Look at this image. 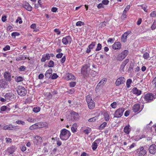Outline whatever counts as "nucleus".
I'll use <instances>...</instances> for the list:
<instances>
[{
	"label": "nucleus",
	"instance_id": "40",
	"mask_svg": "<svg viewBox=\"0 0 156 156\" xmlns=\"http://www.w3.org/2000/svg\"><path fill=\"white\" fill-rule=\"evenodd\" d=\"M104 116L105 120L106 121H108L109 119V116L107 112L104 113Z\"/></svg>",
	"mask_w": 156,
	"mask_h": 156
},
{
	"label": "nucleus",
	"instance_id": "49",
	"mask_svg": "<svg viewBox=\"0 0 156 156\" xmlns=\"http://www.w3.org/2000/svg\"><path fill=\"white\" fill-rule=\"evenodd\" d=\"M27 120L28 122L32 123L36 121V119H35L30 117L28 118Z\"/></svg>",
	"mask_w": 156,
	"mask_h": 156
},
{
	"label": "nucleus",
	"instance_id": "18",
	"mask_svg": "<svg viewBox=\"0 0 156 156\" xmlns=\"http://www.w3.org/2000/svg\"><path fill=\"white\" fill-rule=\"evenodd\" d=\"M5 80L0 81V87L1 88L4 89L8 87V83Z\"/></svg>",
	"mask_w": 156,
	"mask_h": 156
},
{
	"label": "nucleus",
	"instance_id": "15",
	"mask_svg": "<svg viewBox=\"0 0 156 156\" xmlns=\"http://www.w3.org/2000/svg\"><path fill=\"white\" fill-rule=\"evenodd\" d=\"M70 114L72 120H77L79 118V115L77 113L72 111L71 112Z\"/></svg>",
	"mask_w": 156,
	"mask_h": 156
},
{
	"label": "nucleus",
	"instance_id": "5",
	"mask_svg": "<svg viewBox=\"0 0 156 156\" xmlns=\"http://www.w3.org/2000/svg\"><path fill=\"white\" fill-rule=\"evenodd\" d=\"M17 93L21 96L26 95L27 93V91L24 87L22 86H18L17 90Z\"/></svg>",
	"mask_w": 156,
	"mask_h": 156
},
{
	"label": "nucleus",
	"instance_id": "60",
	"mask_svg": "<svg viewBox=\"0 0 156 156\" xmlns=\"http://www.w3.org/2000/svg\"><path fill=\"white\" fill-rule=\"evenodd\" d=\"M5 140L7 143H11L12 142V139L6 137L5 138Z\"/></svg>",
	"mask_w": 156,
	"mask_h": 156
},
{
	"label": "nucleus",
	"instance_id": "32",
	"mask_svg": "<svg viewBox=\"0 0 156 156\" xmlns=\"http://www.w3.org/2000/svg\"><path fill=\"white\" fill-rule=\"evenodd\" d=\"M27 58V56L24 55H20L16 58L17 61L24 60Z\"/></svg>",
	"mask_w": 156,
	"mask_h": 156
},
{
	"label": "nucleus",
	"instance_id": "55",
	"mask_svg": "<svg viewBox=\"0 0 156 156\" xmlns=\"http://www.w3.org/2000/svg\"><path fill=\"white\" fill-rule=\"evenodd\" d=\"M10 48L9 46L8 45H7L6 46H5L4 48H3V50L4 51H6L10 50Z\"/></svg>",
	"mask_w": 156,
	"mask_h": 156
},
{
	"label": "nucleus",
	"instance_id": "58",
	"mask_svg": "<svg viewBox=\"0 0 156 156\" xmlns=\"http://www.w3.org/2000/svg\"><path fill=\"white\" fill-rule=\"evenodd\" d=\"M76 82H71L69 83L70 86L71 87H74L76 85Z\"/></svg>",
	"mask_w": 156,
	"mask_h": 156
},
{
	"label": "nucleus",
	"instance_id": "36",
	"mask_svg": "<svg viewBox=\"0 0 156 156\" xmlns=\"http://www.w3.org/2000/svg\"><path fill=\"white\" fill-rule=\"evenodd\" d=\"M15 80L16 81L19 82L23 81V78L21 76H16L15 78Z\"/></svg>",
	"mask_w": 156,
	"mask_h": 156
},
{
	"label": "nucleus",
	"instance_id": "50",
	"mask_svg": "<svg viewBox=\"0 0 156 156\" xmlns=\"http://www.w3.org/2000/svg\"><path fill=\"white\" fill-rule=\"evenodd\" d=\"M16 123L18 124H21L22 125L25 124V122L24 121L21 120H17L16 121Z\"/></svg>",
	"mask_w": 156,
	"mask_h": 156
},
{
	"label": "nucleus",
	"instance_id": "64",
	"mask_svg": "<svg viewBox=\"0 0 156 156\" xmlns=\"http://www.w3.org/2000/svg\"><path fill=\"white\" fill-rule=\"evenodd\" d=\"M54 31L55 32H56L57 33V35H59L60 34V31H59V30L58 29H55L54 30Z\"/></svg>",
	"mask_w": 156,
	"mask_h": 156
},
{
	"label": "nucleus",
	"instance_id": "62",
	"mask_svg": "<svg viewBox=\"0 0 156 156\" xmlns=\"http://www.w3.org/2000/svg\"><path fill=\"white\" fill-rule=\"evenodd\" d=\"M151 29L152 30H154L156 28V23L154 21L153 24L152 26Z\"/></svg>",
	"mask_w": 156,
	"mask_h": 156
},
{
	"label": "nucleus",
	"instance_id": "46",
	"mask_svg": "<svg viewBox=\"0 0 156 156\" xmlns=\"http://www.w3.org/2000/svg\"><path fill=\"white\" fill-rule=\"evenodd\" d=\"M96 43L95 42H93L91 43L88 46V48H89L92 49L95 46Z\"/></svg>",
	"mask_w": 156,
	"mask_h": 156
},
{
	"label": "nucleus",
	"instance_id": "28",
	"mask_svg": "<svg viewBox=\"0 0 156 156\" xmlns=\"http://www.w3.org/2000/svg\"><path fill=\"white\" fill-rule=\"evenodd\" d=\"M130 7V5H127L126 7V8L122 12V16H124L125 18H126V13L129 10Z\"/></svg>",
	"mask_w": 156,
	"mask_h": 156
},
{
	"label": "nucleus",
	"instance_id": "47",
	"mask_svg": "<svg viewBox=\"0 0 156 156\" xmlns=\"http://www.w3.org/2000/svg\"><path fill=\"white\" fill-rule=\"evenodd\" d=\"M102 48V45L100 43L98 44L97 48L95 49V51H97L100 50Z\"/></svg>",
	"mask_w": 156,
	"mask_h": 156
},
{
	"label": "nucleus",
	"instance_id": "4",
	"mask_svg": "<svg viewBox=\"0 0 156 156\" xmlns=\"http://www.w3.org/2000/svg\"><path fill=\"white\" fill-rule=\"evenodd\" d=\"M107 80L105 78L102 79L97 86L95 90L96 92H98L100 89H101L103 86L106 83Z\"/></svg>",
	"mask_w": 156,
	"mask_h": 156
},
{
	"label": "nucleus",
	"instance_id": "57",
	"mask_svg": "<svg viewBox=\"0 0 156 156\" xmlns=\"http://www.w3.org/2000/svg\"><path fill=\"white\" fill-rule=\"evenodd\" d=\"M58 77V76L56 73H53L51 76V79H57Z\"/></svg>",
	"mask_w": 156,
	"mask_h": 156
},
{
	"label": "nucleus",
	"instance_id": "56",
	"mask_svg": "<svg viewBox=\"0 0 156 156\" xmlns=\"http://www.w3.org/2000/svg\"><path fill=\"white\" fill-rule=\"evenodd\" d=\"M90 74L93 76H95L97 75V73L94 71L92 70Z\"/></svg>",
	"mask_w": 156,
	"mask_h": 156
},
{
	"label": "nucleus",
	"instance_id": "8",
	"mask_svg": "<svg viewBox=\"0 0 156 156\" xmlns=\"http://www.w3.org/2000/svg\"><path fill=\"white\" fill-rule=\"evenodd\" d=\"M90 71L89 66L88 65H85L81 68V73L83 75L88 74Z\"/></svg>",
	"mask_w": 156,
	"mask_h": 156
},
{
	"label": "nucleus",
	"instance_id": "23",
	"mask_svg": "<svg viewBox=\"0 0 156 156\" xmlns=\"http://www.w3.org/2000/svg\"><path fill=\"white\" fill-rule=\"evenodd\" d=\"M131 130L130 126L129 124L126 125L124 128V132L127 134H129Z\"/></svg>",
	"mask_w": 156,
	"mask_h": 156
},
{
	"label": "nucleus",
	"instance_id": "2",
	"mask_svg": "<svg viewBox=\"0 0 156 156\" xmlns=\"http://www.w3.org/2000/svg\"><path fill=\"white\" fill-rule=\"evenodd\" d=\"M86 100L89 109H93L95 106V104L90 95L86 96Z\"/></svg>",
	"mask_w": 156,
	"mask_h": 156
},
{
	"label": "nucleus",
	"instance_id": "34",
	"mask_svg": "<svg viewBox=\"0 0 156 156\" xmlns=\"http://www.w3.org/2000/svg\"><path fill=\"white\" fill-rule=\"evenodd\" d=\"M52 72V71L51 69H49L46 71L45 74V76L47 77H48L51 74Z\"/></svg>",
	"mask_w": 156,
	"mask_h": 156
},
{
	"label": "nucleus",
	"instance_id": "6",
	"mask_svg": "<svg viewBox=\"0 0 156 156\" xmlns=\"http://www.w3.org/2000/svg\"><path fill=\"white\" fill-rule=\"evenodd\" d=\"M156 98V95H154L152 94L148 93L144 96V99L147 102H149Z\"/></svg>",
	"mask_w": 156,
	"mask_h": 156
},
{
	"label": "nucleus",
	"instance_id": "19",
	"mask_svg": "<svg viewBox=\"0 0 156 156\" xmlns=\"http://www.w3.org/2000/svg\"><path fill=\"white\" fill-rule=\"evenodd\" d=\"M112 48L114 50L120 49L121 48V45L120 42H115L112 46Z\"/></svg>",
	"mask_w": 156,
	"mask_h": 156
},
{
	"label": "nucleus",
	"instance_id": "21",
	"mask_svg": "<svg viewBox=\"0 0 156 156\" xmlns=\"http://www.w3.org/2000/svg\"><path fill=\"white\" fill-rule=\"evenodd\" d=\"M131 31H128L122 35L121 40L123 42H125L126 41V39L127 36L131 33Z\"/></svg>",
	"mask_w": 156,
	"mask_h": 156
},
{
	"label": "nucleus",
	"instance_id": "51",
	"mask_svg": "<svg viewBox=\"0 0 156 156\" xmlns=\"http://www.w3.org/2000/svg\"><path fill=\"white\" fill-rule=\"evenodd\" d=\"M111 106L113 108H115L117 106V103L116 102H114L111 104Z\"/></svg>",
	"mask_w": 156,
	"mask_h": 156
},
{
	"label": "nucleus",
	"instance_id": "26",
	"mask_svg": "<svg viewBox=\"0 0 156 156\" xmlns=\"http://www.w3.org/2000/svg\"><path fill=\"white\" fill-rule=\"evenodd\" d=\"M132 92L133 94L137 96L140 95L141 94V91L139 90L136 87H134L132 90Z\"/></svg>",
	"mask_w": 156,
	"mask_h": 156
},
{
	"label": "nucleus",
	"instance_id": "53",
	"mask_svg": "<svg viewBox=\"0 0 156 156\" xmlns=\"http://www.w3.org/2000/svg\"><path fill=\"white\" fill-rule=\"evenodd\" d=\"M54 65V63L51 60L49 61L48 64V66L49 67H52Z\"/></svg>",
	"mask_w": 156,
	"mask_h": 156
},
{
	"label": "nucleus",
	"instance_id": "9",
	"mask_svg": "<svg viewBox=\"0 0 156 156\" xmlns=\"http://www.w3.org/2000/svg\"><path fill=\"white\" fill-rule=\"evenodd\" d=\"M124 111V108H119L116 111L114 115V117L116 118L121 117Z\"/></svg>",
	"mask_w": 156,
	"mask_h": 156
},
{
	"label": "nucleus",
	"instance_id": "17",
	"mask_svg": "<svg viewBox=\"0 0 156 156\" xmlns=\"http://www.w3.org/2000/svg\"><path fill=\"white\" fill-rule=\"evenodd\" d=\"M23 7L29 11H31L32 8L28 3L25 2L23 4Z\"/></svg>",
	"mask_w": 156,
	"mask_h": 156
},
{
	"label": "nucleus",
	"instance_id": "3",
	"mask_svg": "<svg viewBox=\"0 0 156 156\" xmlns=\"http://www.w3.org/2000/svg\"><path fill=\"white\" fill-rule=\"evenodd\" d=\"M128 53V51L126 50H125L119 54L116 57L117 60L119 61H122L126 56Z\"/></svg>",
	"mask_w": 156,
	"mask_h": 156
},
{
	"label": "nucleus",
	"instance_id": "11",
	"mask_svg": "<svg viewBox=\"0 0 156 156\" xmlns=\"http://www.w3.org/2000/svg\"><path fill=\"white\" fill-rule=\"evenodd\" d=\"M136 152L138 153V156H144L146 154V150L144 149L143 147H140L137 150Z\"/></svg>",
	"mask_w": 156,
	"mask_h": 156
},
{
	"label": "nucleus",
	"instance_id": "54",
	"mask_svg": "<svg viewBox=\"0 0 156 156\" xmlns=\"http://www.w3.org/2000/svg\"><path fill=\"white\" fill-rule=\"evenodd\" d=\"M16 23H19V24H21L22 23L21 18L20 17H18L16 20Z\"/></svg>",
	"mask_w": 156,
	"mask_h": 156
},
{
	"label": "nucleus",
	"instance_id": "13",
	"mask_svg": "<svg viewBox=\"0 0 156 156\" xmlns=\"http://www.w3.org/2000/svg\"><path fill=\"white\" fill-rule=\"evenodd\" d=\"M125 80L123 77H120L118 78L115 82L116 86H119L120 85L123 83L125 82Z\"/></svg>",
	"mask_w": 156,
	"mask_h": 156
},
{
	"label": "nucleus",
	"instance_id": "37",
	"mask_svg": "<svg viewBox=\"0 0 156 156\" xmlns=\"http://www.w3.org/2000/svg\"><path fill=\"white\" fill-rule=\"evenodd\" d=\"M107 123L106 122H104L101 124L99 127V130H102L105 128L106 126Z\"/></svg>",
	"mask_w": 156,
	"mask_h": 156
},
{
	"label": "nucleus",
	"instance_id": "61",
	"mask_svg": "<svg viewBox=\"0 0 156 156\" xmlns=\"http://www.w3.org/2000/svg\"><path fill=\"white\" fill-rule=\"evenodd\" d=\"M98 9H101V8H103L104 7V6L103 5L102 3H99L98 5Z\"/></svg>",
	"mask_w": 156,
	"mask_h": 156
},
{
	"label": "nucleus",
	"instance_id": "29",
	"mask_svg": "<svg viewBox=\"0 0 156 156\" xmlns=\"http://www.w3.org/2000/svg\"><path fill=\"white\" fill-rule=\"evenodd\" d=\"M66 79L67 80H75V77L72 74L70 73H68L66 75Z\"/></svg>",
	"mask_w": 156,
	"mask_h": 156
},
{
	"label": "nucleus",
	"instance_id": "7",
	"mask_svg": "<svg viewBox=\"0 0 156 156\" xmlns=\"http://www.w3.org/2000/svg\"><path fill=\"white\" fill-rule=\"evenodd\" d=\"M143 108V105H140L139 104H136L133 105L132 109L134 112H139L142 110Z\"/></svg>",
	"mask_w": 156,
	"mask_h": 156
},
{
	"label": "nucleus",
	"instance_id": "43",
	"mask_svg": "<svg viewBox=\"0 0 156 156\" xmlns=\"http://www.w3.org/2000/svg\"><path fill=\"white\" fill-rule=\"evenodd\" d=\"M91 132V129L90 128H87L84 131V133L86 134H88Z\"/></svg>",
	"mask_w": 156,
	"mask_h": 156
},
{
	"label": "nucleus",
	"instance_id": "52",
	"mask_svg": "<svg viewBox=\"0 0 156 156\" xmlns=\"http://www.w3.org/2000/svg\"><path fill=\"white\" fill-rule=\"evenodd\" d=\"M101 2L102 3L103 5H107L108 4L109 1L108 0H103Z\"/></svg>",
	"mask_w": 156,
	"mask_h": 156
},
{
	"label": "nucleus",
	"instance_id": "39",
	"mask_svg": "<svg viewBox=\"0 0 156 156\" xmlns=\"http://www.w3.org/2000/svg\"><path fill=\"white\" fill-rule=\"evenodd\" d=\"M132 82V80L131 79H129L127 80L126 82V85L127 88H129L130 87V85Z\"/></svg>",
	"mask_w": 156,
	"mask_h": 156
},
{
	"label": "nucleus",
	"instance_id": "38",
	"mask_svg": "<svg viewBox=\"0 0 156 156\" xmlns=\"http://www.w3.org/2000/svg\"><path fill=\"white\" fill-rule=\"evenodd\" d=\"M140 7L142 8V9L144 11V12H147L148 11L147 9V6L145 4H142L140 5Z\"/></svg>",
	"mask_w": 156,
	"mask_h": 156
},
{
	"label": "nucleus",
	"instance_id": "48",
	"mask_svg": "<svg viewBox=\"0 0 156 156\" xmlns=\"http://www.w3.org/2000/svg\"><path fill=\"white\" fill-rule=\"evenodd\" d=\"M84 23L81 21H79L76 22V26H81L84 25Z\"/></svg>",
	"mask_w": 156,
	"mask_h": 156
},
{
	"label": "nucleus",
	"instance_id": "12",
	"mask_svg": "<svg viewBox=\"0 0 156 156\" xmlns=\"http://www.w3.org/2000/svg\"><path fill=\"white\" fill-rule=\"evenodd\" d=\"M101 140L100 139H98L96 140L92 144V149L94 150H95L97 148L98 144L101 142Z\"/></svg>",
	"mask_w": 156,
	"mask_h": 156
},
{
	"label": "nucleus",
	"instance_id": "45",
	"mask_svg": "<svg viewBox=\"0 0 156 156\" xmlns=\"http://www.w3.org/2000/svg\"><path fill=\"white\" fill-rule=\"evenodd\" d=\"M149 54L147 52L145 53L143 55V57L144 59H147L149 58Z\"/></svg>",
	"mask_w": 156,
	"mask_h": 156
},
{
	"label": "nucleus",
	"instance_id": "31",
	"mask_svg": "<svg viewBox=\"0 0 156 156\" xmlns=\"http://www.w3.org/2000/svg\"><path fill=\"white\" fill-rule=\"evenodd\" d=\"M13 129V127L11 125H7L4 126L3 128L4 130H12Z\"/></svg>",
	"mask_w": 156,
	"mask_h": 156
},
{
	"label": "nucleus",
	"instance_id": "30",
	"mask_svg": "<svg viewBox=\"0 0 156 156\" xmlns=\"http://www.w3.org/2000/svg\"><path fill=\"white\" fill-rule=\"evenodd\" d=\"M77 128V123H74L72 126L71 128V131L73 133H75L76 132Z\"/></svg>",
	"mask_w": 156,
	"mask_h": 156
},
{
	"label": "nucleus",
	"instance_id": "24",
	"mask_svg": "<svg viewBox=\"0 0 156 156\" xmlns=\"http://www.w3.org/2000/svg\"><path fill=\"white\" fill-rule=\"evenodd\" d=\"M40 124V123L39 122L36 123L31 126L30 127L29 129L30 130H33L34 129L39 128L41 127V125Z\"/></svg>",
	"mask_w": 156,
	"mask_h": 156
},
{
	"label": "nucleus",
	"instance_id": "27",
	"mask_svg": "<svg viewBox=\"0 0 156 156\" xmlns=\"http://www.w3.org/2000/svg\"><path fill=\"white\" fill-rule=\"evenodd\" d=\"M129 61V60L128 59H126L123 62L120 66V69L121 71H124V68Z\"/></svg>",
	"mask_w": 156,
	"mask_h": 156
},
{
	"label": "nucleus",
	"instance_id": "20",
	"mask_svg": "<svg viewBox=\"0 0 156 156\" xmlns=\"http://www.w3.org/2000/svg\"><path fill=\"white\" fill-rule=\"evenodd\" d=\"M4 78L7 82H9L11 81V78L10 74L9 72H5L4 73Z\"/></svg>",
	"mask_w": 156,
	"mask_h": 156
},
{
	"label": "nucleus",
	"instance_id": "35",
	"mask_svg": "<svg viewBox=\"0 0 156 156\" xmlns=\"http://www.w3.org/2000/svg\"><path fill=\"white\" fill-rule=\"evenodd\" d=\"M7 110H8V111H9L10 109L6 106L4 105L2 106L0 108V112L2 113V111H6Z\"/></svg>",
	"mask_w": 156,
	"mask_h": 156
},
{
	"label": "nucleus",
	"instance_id": "42",
	"mask_svg": "<svg viewBox=\"0 0 156 156\" xmlns=\"http://www.w3.org/2000/svg\"><path fill=\"white\" fill-rule=\"evenodd\" d=\"M98 119V117L95 116L88 119V121L89 122H93Z\"/></svg>",
	"mask_w": 156,
	"mask_h": 156
},
{
	"label": "nucleus",
	"instance_id": "33",
	"mask_svg": "<svg viewBox=\"0 0 156 156\" xmlns=\"http://www.w3.org/2000/svg\"><path fill=\"white\" fill-rule=\"evenodd\" d=\"M30 28L33 29V31L37 32L39 31V30L36 28V24L35 23L32 24L30 26Z\"/></svg>",
	"mask_w": 156,
	"mask_h": 156
},
{
	"label": "nucleus",
	"instance_id": "41",
	"mask_svg": "<svg viewBox=\"0 0 156 156\" xmlns=\"http://www.w3.org/2000/svg\"><path fill=\"white\" fill-rule=\"evenodd\" d=\"M20 35V33L17 32H13L11 34L12 37L13 38H15L16 36H18Z\"/></svg>",
	"mask_w": 156,
	"mask_h": 156
},
{
	"label": "nucleus",
	"instance_id": "25",
	"mask_svg": "<svg viewBox=\"0 0 156 156\" xmlns=\"http://www.w3.org/2000/svg\"><path fill=\"white\" fill-rule=\"evenodd\" d=\"M50 58V55L49 54H44L42 56L41 61L42 62H44L47 60H49Z\"/></svg>",
	"mask_w": 156,
	"mask_h": 156
},
{
	"label": "nucleus",
	"instance_id": "14",
	"mask_svg": "<svg viewBox=\"0 0 156 156\" xmlns=\"http://www.w3.org/2000/svg\"><path fill=\"white\" fill-rule=\"evenodd\" d=\"M34 142L37 145H40L42 142V139L41 138L38 136H36L33 140Z\"/></svg>",
	"mask_w": 156,
	"mask_h": 156
},
{
	"label": "nucleus",
	"instance_id": "59",
	"mask_svg": "<svg viewBox=\"0 0 156 156\" xmlns=\"http://www.w3.org/2000/svg\"><path fill=\"white\" fill-rule=\"evenodd\" d=\"M150 16L152 17H154L156 16V12L155 11H153L150 14Z\"/></svg>",
	"mask_w": 156,
	"mask_h": 156
},
{
	"label": "nucleus",
	"instance_id": "1",
	"mask_svg": "<svg viewBox=\"0 0 156 156\" xmlns=\"http://www.w3.org/2000/svg\"><path fill=\"white\" fill-rule=\"evenodd\" d=\"M70 135L71 133L69 130L63 129L60 131L59 137L62 140H66L69 138Z\"/></svg>",
	"mask_w": 156,
	"mask_h": 156
},
{
	"label": "nucleus",
	"instance_id": "44",
	"mask_svg": "<svg viewBox=\"0 0 156 156\" xmlns=\"http://www.w3.org/2000/svg\"><path fill=\"white\" fill-rule=\"evenodd\" d=\"M41 109V108L39 107H34L33 109V111L35 113H37L39 112Z\"/></svg>",
	"mask_w": 156,
	"mask_h": 156
},
{
	"label": "nucleus",
	"instance_id": "22",
	"mask_svg": "<svg viewBox=\"0 0 156 156\" xmlns=\"http://www.w3.org/2000/svg\"><path fill=\"white\" fill-rule=\"evenodd\" d=\"M6 100H10L13 99L14 98V95L12 93H6L4 96Z\"/></svg>",
	"mask_w": 156,
	"mask_h": 156
},
{
	"label": "nucleus",
	"instance_id": "63",
	"mask_svg": "<svg viewBox=\"0 0 156 156\" xmlns=\"http://www.w3.org/2000/svg\"><path fill=\"white\" fill-rule=\"evenodd\" d=\"M7 30L10 32L12 31L13 30V28L12 26H9L7 27Z\"/></svg>",
	"mask_w": 156,
	"mask_h": 156
},
{
	"label": "nucleus",
	"instance_id": "16",
	"mask_svg": "<svg viewBox=\"0 0 156 156\" xmlns=\"http://www.w3.org/2000/svg\"><path fill=\"white\" fill-rule=\"evenodd\" d=\"M148 150L151 154H155L156 152V146L154 144L151 145L149 147Z\"/></svg>",
	"mask_w": 156,
	"mask_h": 156
},
{
	"label": "nucleus",
	"instance_id": "10",
	"mask_svg": "<svg viewBox=\"0 0 156 156\" xmlns=\"http://www.w3.org/2000/svg\"><path fill=\"white\" fill-rule=\"evenodd\" d=\"M72 41V39L71 37L69 36H67L64 38L62 39V42L63 44L66 45L68 44H70Z\"/></svg>",
	"mask_w": 156,
	"mask_h": 156
}]
</instances>
